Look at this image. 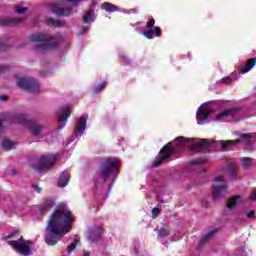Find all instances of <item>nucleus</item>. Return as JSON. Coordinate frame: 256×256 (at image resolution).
<instances>
[{
	"mask_svg": "<svg viewBox=\"0 0 256 256\" xmlns=\"http://www.w3.org/2000/svg\"><path fill=\"white\" fill-rule=\"evenodd\" d=\"M69 117H71V110L69 108H66L60 115L58 118L59 123H64L63 126H58V131H61V129H63V127H65V125L67 124V119H69Z\"/></svg>",
	"mask_w": 256,
	"mask_h": 256,
	"instance_id": "6ab92c4d",
	"label": "nucleus"
},
{
	"mask_svg": "<svg viewBox=\"0 0 256 256\" xmlns=\"http://www.w3.org/2000/svg\"><path fill=\"white\" fill-rule=\"evenodd\" d=\"M53 207H55V200L51 198H44L43 203L38 205V211L40 213H48V211H51Z\"/></svg>",
	"mask_w": 256,
	"mask_h": 256,
	"instance_id": "4468645a",
	"label": "nucleus"
},
{
	"mask_svg": "<svg viewBox=\"0 0 256 256\" xmlns=\"http://www.w3.org/2000/svg\"><path fill=\"white\" fill-rule=\"evenodd\" d=\"M52 13L58 17H71V15L74 13V10L73 7H61L53 9Z\"/></svg>",
	"mask_w": 256,
	"mask_h": 256,
	"instance_id": "2eb2a0df",
	"label": "nucleus"
},
{
	"mask_svg": "<svg viewBox=\"0 0 256 256\" xmlns=\"http://www.w3.org/2000/svg\"><path fill=\"white\" fill-rule=\"evenodd\" d=\"M101 9L106 13H115V11H119V6L111 4V2H104L101 5Z\"/></svg>",
	"mask_w": 256,
	"mask_h": 256,
	"instance_id": "5701e85b",
	"label": "nucleus"
},
{
	"mask_svg": "<svg viewBox=\"0 0 256 256\" xmlns=\"http://www.w3.org/2000/svg\"><path fill=\"white\" fill-rule=\"evenodd\" d=\"M8 245L20 255L29 256L31 254V245L23 243V236L17 240L8 241Z\"/></svg>",
	"mask_w": 256,
	"mask_h": 256,
	"instance_id": "6e6552de",
	"label": "nucleus"
},
{
	"mask_svg": "<svg viewBox=\"0 0 256 256\" xmlns=\"http://www.w3.org/2000/svg\"><path fill=\"white\" fill-rule=\"evenodd\" d=\"M105 87H107V82H102L92 89V93L94 95H97V93H101V91L105 89Z\"/></svg>",
	"mask_w": 256,
	"mask_h": 256,
	"instance_id": "7c9ffc66",
	"label": "nucleus"
},
{
	"mask_svg": "<svg viewBox=\"0 0 256 256\" xmlns=\"http://www.w3.org/2000/svg\"><path fill=\"white\" fill-rule=\"evenodd\" d=\"M87 31H89V26H83L80 34L83 35V33H87Z\"/></svg>",
	"mask_w": 256,
	"mask_h": 256,
	"instance_id": "37998d69",
	"label": "nucleus"
},
{
	"mask_svg": "<svg viewBox=\"0 0 256 256\" xmlns=\"http://www.w3.org/2000/svg\"><path fill=\"white\" fill-rule=\"evenodd\" d=\"M203 163H207L205 158H196L190 161V165H203Z\"/></svg>",
	"mask_w": 256,
	"mask_h": 256,
	"instance_id": "72a5a7b5",
	"label": "nucleus"
},
{
	"mask_svg": "<svg viewBox=\"0 0 256 256\" xmlns=\"http://www.w3.org/2000/svg\"><path fill=\"white\" fill-rule=\"evenodd\" d=\"M151 213L152 219H157V216L161 213V209H159L158 207H154Z\"/></svg>",
	"mask_w": 256,
	"mask_h": 256,
	"instance_id": "c9c22d12",
	"label": "nucleus"
},
{
	"mask_svg": "<svg viewBox=\"0 0 256 256\" xmlns=\"http://www.w3.org/2000/svg\"><path fill=\"white\" fill-rule=\"evenodd\" d=\"M74 221L73 213L69 210V207L65 204H58L49 216L45 228V243L51 247L57 245L63 239V235H67L71 231V224Z\"/></svg>",
	"mask_w": 256,
	"mask_h": 256,
	"instance_id": "f257e3e1",
	"label": "nucleus"
},
{
	"mask_svg": "<svg viewBox=\"0 0 256 256\" xmlns=\"http://www.w3.org/2000/svg\"><path fill=\"white\" fill-rule=\"evenodd\" d=\"M19 23H23V19L21 18L0 19V27L15 26V25H19Z\"/></svg>",
	"mask_w": 256,
	"mask_h": 256,
	"instance_id": "f3484780",
	"label": "nucleus"
},
{
	"mask_svg": "<svg viewBox=\"0 0 256 256\" xmlns=\"http://www.w3.org/2000/svg\"><path fill=\"white\" fill-rule=\"evenodd\" d=\"M88 117L86 115H83L78 120V125L74 129L75 135H83L85 133V129H87V121Z\"/></svg>",
	"mask_w": 256,
	"mask_h": 256,
	"instance_id": "ddd939ff",
	"label": "nucleus"
},
{
	"mask_svg": "<svg viewBox=\"0 0 256 256\" xmlns=\"http://www.w3.org/2000/svg\"><path fill=\"white\" fill-rule=\"evenodd\" d=\"M103 235V228L98 227L96 230L90 233V240L95 242Z\"/></svg>",
	"mask_w": 256,
	"mask_h": 256,
	"instance_id": "bb28decb",
	"label": "nucleus"
},
{
	"mask_svg": "<svg viewBox=\"0 0 256 256\" xmlns=\"http://www.w3.org/2000/svg\"><path fill=\"white\" fill-rule=\"evenodd\" d=\"M6 69H7L6 66H0V75H1L2 73H5Z\"/></svg>",
	"mask_w": 256,
	"mask_h": 256,
	"instance_id": "8fccbe9b",
	"label": "nucleus"
},
{
	"mask_svg": "<svg viewBox=\"0 0 256 256\" xmlns=\"http://www.w3.org/2000/svg\"><path fill=\"white\" fill-rule=\"evenodd\" d=\"M70 181H71V176H69V172L64 171L61 173L58 179V186L67 187Z\"/></svg>",
	"mask_w": 256,
	"mask_h": 256,
	"instance_id": "aec40b11",
	"label": "nucleus"
},
{
	"mask_svg": "<svg viewBox=\"0 0 256 256\" xmlns=\"http://www.w3.org/2000/svg\"><path fill=\"white\" fill-rule=\"evenodd\" d=\"M210 115H211L210 110L199 108L197 111V120L200 122L207 121Z\"/></svg>",
	"mask_w": 256,
	"mask_h": 256,
	"instance_id": "412c9836",
	"label": "nucleus"
},
{
	"mask_svg": "<svg viewBox=\"0 0 256 256\" xmlns=\"http://www.w3.org/2000/svg\"><path fill=\"white\" fill-rule=\"evenodd\" d=\"M202 173H207V169L203 168Z\"/></svg>",
	"mask_w": 256,
	"mask_h": 256,
	"instance_id": "603ef678",
	"label": "nucleus"
},
{
	"mask_svg": "<svg viewBox=\"0 0 256 256\" xmlns=\"http://www.w3.org/2000/svg\"><path fill=\"white\" fill-rule=\"evenodd\" d=\"M27 9V7H16V13H18L19 15H23L27 13Z\"/></svg>",
	"mask_w": 256,
	"mask_h": 256,
	"instance_id": "58836bf2",
	"label": "nucleus"
},
{
	"mask_svg": "<svg viewBox=\"0 0 256 256\" xmlns=\"http://www.w3.org/2000/svg\"><path fill=\"white\" fill-rule=\"evenodd\" d=\"M70 3H74V5H79L82 0H68Z\"/></svg>",
	"mask_w": 256,
	"mask_h": 256,
	"instance_id": "de8ad7c7",
	"label": "nucleus"
},
{
	"mask_svg": "<svg viewBox=\"0 0 256 256\" xmlns=\"http://www.w3.org/2000/svg\"><path fill=\"white\" fill-rule=\"evenodd\" d=\"M215 183L212 185V197L213 199H221L223 197V193H227V190L229 189V185H227V182L223 178V176H219L215 178Z\"/></svg>",
	"mask_w": 256,
	"mask_h": 256,
	"instance_id": "0eeeda50",
	"label": "nucleus"
},
{
	"mask_svg": "<svg viewBox=\"0 0 256 256\" xmlns=\"http://www.w3.org/2000/svg\"><path fill=\"white\" fill-rule=\"evenodd\" d=\"M3 123H5V119H0V133L3 132Z\"/></svg>",
	"mask_w": 256,
	"mask_h": 256,
	"instance_id": "a18cd8bd",
	"label": "nucleus"
},
{
	"mask_svg": "<svg viewBox=\"0 0 256 256\" xmlns=\"http://www.w3.org/2000/svg\"><path fill=\"white\" fill-rule=\"evenodd\" d=\"M77 245H79V239H75L74 242L68 247V253H71L77 249Z\"/></svg>",
	"mask_w": 256,
	"mask_h": 256,
	"instance_id": "f704fd0d",
	"label": "nucleus"
},
{
	"mask_svg": "<svg viewBox=\"0 0 256 256\" xmlns=\"http://www.w3.org/2000/svg\"><path fill=\"white\" fill-rule=\"evenodd\" d=\"M255 65H256V58H249L246 61V65H243L239 69V73H241L242 75H245V73H249V71H251Z\"/></svg>",
	"mask_w": 256,
	"mask_h": 256,
	"instance_id": "a211bd4d",
	"label": "nucleus"
},
{
	"mask_svg": "<svg viewBox=\"0 0 256 256\" xmlns=\"http://www.w3.org/2000/svg\"><path fill=\"white\" fill-rule=\"evenodd\" d=\"M95 21V10L90 9L83 17V23H93Z\"/></svg>",
	"mask_w": 256,
	"mask_h": 256,
	"instance_id": "a878e982",
	"label": "nucleus"
},
{
	"mask_svg": "<svg viewBox=\"0 0 256 256\" xmlns=\"http://www.w3.org/2000/svg\"><path fill=\"white\" fill-rule=\"evenodd\" d=\"M218 229L210 230L208 233H206L204 236L200 238V245H205L207 242L211 241L213 239L214 235H217Z\"/></svg>",
	"mask_w": 256,
	"mask_h": 256,
	"instance_id": "4be33fe9",
	"label": "nucleus"
},
{
	"mask_svg": "<svg viewBox=\"0 0 256 256\" xmlns=\"http://www.w3.org/2000/svg\"><path fill=\"white\" fill-rule=\"evenodd\" d=\"M32 187H33V189H35L37 191V193L43 192V189L37 184H33Z\"/></svg>",
	"mask_w": 256,
	"mask_h": 256,
	"instance_id": "79ce46f5",
	"label": "nucleus"
},
{
	"mask_svg": "<svg viewBox=\"0 0 256 256\" xmlns=\"http://www.w3.org/2000/svg\"><path fill=\"white\" fill-rule=\"evenodd\" d=\"M127 13H139V9L134 8L127 11Z\"/></svg>",
	"mask_w": 256,
	"mask_h": 256,
	"instance_id": "09e8293b",
	"label": "nucleus"
},
{
	"mask_svg": "<svg viewBox=\"0 0 256 256\" xmlns=\"http://www.w3.org/2000/svg\"><path fill=\"white\" fill-rule=\"evenodd\" d=\"M119 159L117 158H105L98 168V174L101 179H103L104 183L109 181V177L111 175H115L119 171Z\"/></svg>",
	"mask_w": 256,
	"mask_h": 256,
	"instance_id": "7ed1b4c3",
	"label": "nucleus"
},
{
	"mask_svg": "<svg viewBox=\"0 0 256 256\" xmlns=\"http://www.w3.org/2000/svg\"><path fill=\"white\" fill-rule=\"evenodd\" d=\"M28 40L32 43H40L34 45V51H47V49L58 47L57 42L51 41V35L45 33L32 34L28 36Z\"/></svg>",
	"mask_w": 256,
	"mask_h": 256,
	"instance_id": "20e7f679",
	"label": "nucleus"
},
{
	"mask_svg": "<svg viewBox=\"0 0 256 256\" xmlns=\"http://www.w3.org/2000/svg\"><path fill=\"white\" fill-rule=\"evenodd\" d=\"M26 127H28V129L31 131L32 135L37 136V135H41L42 131H43V125L30 120L28 122V125H26Z\"/></svg>",
	"mask_w": 256,
	"mask_h": 256,
	"instance_id": "dca6fc26",
	"label": "nucleus"
},
{
	"mask_svg": "<svg viewBox=\"0 0 256 256\" xmlns=\"http://www.w3.org/2000/svg\"><path fill=\"white\" fill-rule=\"evenodd\" d=\"M169 235H171L169 224H164L158 231V237H160V239H163L165 237H169Z\"/></svg>",
	"mask_w": 256,
	"mask_h": 256,
	"instance_id": "393cba45",
	"label": "nucleus"
},
{
	"mask_svg": "<svg viewBox=\"0 0 256 256\" xmlns=\"http://www.w3.org/2000/svg\"><path fill=\"white\" fill-rule=\"evenodd\" d=\"M46 25H48V27H65V21L55 18H48Z\"/></svg>",
	"mask_w": 256,
	"mask_h": 256,
	"instance_id": "b1692460",
	"label": "nucleus"
},
{
	"mask_svg": "<svg viewBox=\"0 0 256 256\" xmlns=\"http://www.w3.org/2000/svg\"><path fill=\"white\" fill-rule=\"evenodd\" d=\"M0 101H9V97L7 95H0Z\"/></svg>",
	"mask_w": 256,
	"mask_h": 256,
	"instance_id": "c03bdc74",
	"label": "nucleus"
},
{
	"mask_svg": "<svg viewBox=\"0 0 256 256\" xmlns=\"http://www.w3.org/2000/svg\"><path fill=\"white\" fill-rule=\"evenodd\" d=\"M174 141L178 143V147H190L195 153H211V149H214V147H220L221 151H227L230 147H235L241 143V140L236 139L218 140L214 142L209 141V139L195 141L183 136L177 137Z\"/></svg>",
	"mask_w": 256,
	"mask_h": 256,
	"instance_id": "f03ea898",
	"label": "nucleus"
},
{
	"mask_svg": "<svg viewBox=\"0 0 256 256\" xmlns=\"http://www.w3.org/2000/svg\"><path fill=\"white\" fill-rule=\"evenodd\" d=\"M228 171L232 177H235L237 175V165L233 163L228 164Z\"/></svg>",
	"mask_w": 256,
	"mask_h": 256,
	"instance_id": "473e14b6",
	"label": "nucleus"
},
{
	"mask_svg": "<svg viewBox=\"0 0 256 256\" xmlns=\"http://www.w3.org/2000/svg\"><path fill=\"white\" fill-rule=\"evenodd\" d=\"M55 161H57V156L54 154H46L39 158L37 167L39 171H49V169L55 165Z\"/></svg>",
	"mask_w": 256,
	"mask_h": 256,
	"instance_id": "1a4fd4ad",
	"label": "nucleus"
},
{
	"mask_svg": "<svg viewBox=\"0 0 256 256\" xmlns=\"http://www.w3.org/2000/svg\"><path fill=\"white\" fill-rule=\"evenodd\" d=\"M17 85L27 93H39V82L34 78H18Z\"/></svg>",
	"mask_w": 256,
	"mask_h": 256,
	"instance_id": "423d86ee",
	"label": "nucleus"
},
{
	"mask_svg": "<svg viewBox=\"0 0 256 256\" xmlns=\"http://www.w3.org/2000/svg\"><path fill=\"white\" fill-rule=\"evenodd\" d=\"M250 199H251L252 201H256V189H255V190L253 191V193L251 194Z\"/></svg>",
	"mask_w": 256,
	"mask_h": 256,
	"instance_id": "49530a36",
	"label": "nucleus"
},
{
	"mask_svg": "<svg viewBox=\"0 0 256 256\" xmlns=\"http://www.w3.org/2000/svg\"><path fill=\"white\" fill-rule=\"evenodd\" d=\"M13 175H15V170H13Z\"/></svg>",
	"mask_w": 256,
	"mask_h": 256,
	"instance_id": "5fc2aeb1",
	"label": "nucleus"
},
{
	"mask_svg": "<svg viewBox=\"0 0 256 256\" xmlns=\"http://www.w3.org/2000/svg\"><path fill=\"white\" fill-rule=\"evenodd\" d=\"M136 24L141 25V22H137Z\"/></svg>",
	"mask_w": 256,
	"mask_h": 256,
	"instance_id": "864d4df0",
	"label": "nucleus"
},
{
	"mask_svg": "<svg viewBox=\"0 0 256 256\" xmlns=\"http://www.w3.org/2000/svg\"><path fill=\"white\" fill-rule=\"evenodd\" d=\"M83 256H91V252L85 251L84 254H83Z\"/></svg>",
	"mask_w": 256,
	"mask_h": 256,
	"instance_id": "3c124183",
	"label": "nucleus"
},
{
	"mask_svg": "<svg viewBox=\"0 0 256 256\" xmlns=\"http://www.w3.org/2000/svg\"><path fill=\"white\" fill-rule=\"evenodd\" d=\"M15 235H19V230H14L4 237V239H13Z\"/></svg>",
	"mask_w": 256,
	"mask_h": 256,
	"instance_id": "4c0bfd02",
	"label": "nucleus"
},
{
	"mask_svg": "<svg viewBox=\"0 0 256 256\" xmlns=\"http://www.w3.org/2000/svg\"><path fill=\"white\" fill-rule=\"evenodd\" d=\"M246 217H247V219H251V217H252V219H255V211H253V210L248 211L246 213Z\"/></svg>",
	"mask_w": 256,
	"mask_h": 256,
	"instance_id": "a19ab883",
	"label": "nucleus"
},
{
	"mask_svg": "<svg viewBox=\"0 0 256 256\" xmlns=\"http://www.w3.org/2000/svg\"><path fill=\"white\" fill-rule=\"evenodd\" d=\"M175 154V147H173V142H168L165 144L160 152L159 155L153 162L152 167H159L162 163H165L169 157H172Z\"/></svg>",
	"mask_w": 256,
	"mask_h": 256,
	"instance_id": "39448f33",
	"label": "nucleus"
},
{
	"mask_svg": "<svg viewBox=\"0 0 256 256\" xmlns=\"http://www.w3.org/2000/svg\"><path fill=\"white\" fill-rule=\"evenodd\" d=\"M240 110H241V108H239V107L228 108V109L222 111L220 114H218L216 119H217V121L224 119V117H231L233 119V118L237 117V114L239 113Z\"/></svg>",
	"mask_w": 256,
	"mask_h": 256,
	"instance_id": "f8f14e48",
	"label": "nucleus"
},
{
	"mask_svg": "<svg viewBox=\"0 0 256 256\" xmlns=\"http://www.w3.org/2000/svg\"><path fill=\"white\" fill-rule=\"evenodd\" d=\"M4 51H7V44L0 40V53H3Z\"/></svg>",
	"mask_w": 256,
	"mask_h": 256,
	"instance_id": "ea45409f",
	"label": "nucleus"
},
{
	"mask_svg": "<svg viewBox=\"0 0 256 256\" xmlns=\"http://www.w3.org/2000/svg\"><path fill=\"white\" fill-rule=\"evenodd\" d=\"M232 82H233V79L229 76L221 79V83H223L224 85H231Z\"/></svg>",
	"mask_w": 256,
	"mask_h": 256,
	"instance_id": "e433bc0d",
	"label": "nucleus"
},
{
	"mask_svg": "<svg viewBox=\"0 0 256 256\" xmlns=\"http://www.w3.org/2000/svg\"><path fill=\"white\" fill-rule=\"evenodd\" d=\"M153 27H154V30H153ZM146 28L148 30L143 32V35L146 39L148 40L153 39V35H155V37H161V27L155 26V18L150 19L146 23Z\"/></svg>",
	"mask_w": 256,
	"mask_h": 256,
	"instance_id": "9d476101",
	"label": "nucleus"
},
{
	"mask_svg": "<svg viewBox=\"0 0 256 256\" xmlns=\"http://www.w3.org/2000/svg\"><path fill=\"white\" fill-rule=\"evenodd\" d=\"M13 147H15V142H13L9 139H5L4 141H2V149L4 151H11V149H13Z\"/></svg>",
	"mask_w": 256,
	"mask_h": 256,
	"instance_id": "c756f323",
	"label": "nucleus"
},
{
	"mask_svg": "<svg viewBox=\"0 0 256 256\" xmlns=\"http://www.w3.org/2000/svg\"><path fill=\"white\" fill-rule=\"evenodd\" d=\"M241 199L240 195H236L234 197H232L230 200H228V202L226 203V207L228 209H235V207H237V201H239Z\"/></svg>",
	"mask_w": 256,
	"mask_h": 256,
	"instance_id": "c85d7f7f",
	"label": "nucleus"
},
{
	"mask_svg": "<svg viewBox=\"0 0 256 256\" xmlns=\"http://www.w3.org/2000/svg\"><path fill=\"white\" fill-rule=\"evenodd\" d=\"M252 161H253V159H251L250 157L241 158V167L243 169H249V165H251Z\"/></svg>",
	"mask_w": 256,
	"mask_h": 256,
	"instance_id": "2f4dec72",
	"label": "nucleus"
},
{
	"mask_svg": "<svg viewBox=\"0 0 256 256\" xmlns=\"http://www.w3.org/2000/svg\"><path fill=\"white\" fill-rule=\"evenodd\" d=\"M7 119L9 123H16L18 125H26V126L31 121L27 119V116H25V114H17V113H8Z\"/></svg>",
	"mask_w": 256,
	"mask_h": 256,
	"instance_id": "9b49d317",
	"label": "nucleus"
},
{
	"mask_svg": "<svg viewBox=\"0 0 256 256\" xmlns=\"http://www.w3.org/2000/svg\"><path fill=\"white\" fill-rule=\"evenodd\" d=\"M255 135H253L252 133H242V134H238V140L241 141H247V143H251V141H253Z\"/></svg>",
	"mask_w": 256,
	"mask_h": 256,
	"instance_id": "cd10ccee",
	"label": "nucleus"
}]
</instances>
